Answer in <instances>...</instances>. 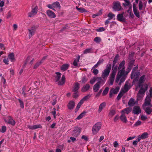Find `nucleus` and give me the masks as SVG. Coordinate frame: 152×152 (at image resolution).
I'll return each mask as SVG.
<instances>
[{
  "instance_id": "obj_1",
  "label": "nucleus",
  "mask_w": 152,
  "mask_h": 152,
  "mask_svg": "<svg viewBox=\"0 0 152 152\" xmlns=\"http://www.w3.org/2000/svg\"><path fill=\"white\" fill-rule=\"evenodd\" d=\"M125 64V62L124 61H122L119 64L118 69L119 71L118 72L117 77L115 80V82L118 83L120 78L126 72L125 71L124 65Z\"/></svg>"
},
{
  "instance_id": "obj_2",
  "label": "nucleus",
  "mask_w": 152,
  "mask_h": 152,
  "mask_svg": "<svg viewBox=\"0 0 152 152\" xmlns=\"http://www.w3.org/2000/svg\"><path fill=\"white\" fill-rule=\"evenodd\" d=\"M38 28V25H34L31 26L28 29V36L29 39L34 35Z\"/></svg>"
},
{
  "instance_id": "obj_3",
  "label": "nucleus",
  "mask_w": 152,
  "mask_h": 152,
  "mask_svg": "<svg viewBox=\"0 0 152 152\" xmlns=\"http://www.w3.org/2000/svg\"><path fill=\"white\" fill-rule=\"evenodd\" d=\"M111 68V65L108 64L107 65L106 69L104 70L102 73V78H107L109 75Z\"/></svg>"
},
{
  "instance_id": "obj_4",
  "label": "nucleus",
  "mask_w": 152,
  "mask_h": 152,
  "mask_svg": "<svg viewBox=\"0 0 152 152\" xmlns=\"http://www.w3.org/2000/svg\"><path fill=\"white\" fill-rule=\"evenodd\" d=\"M140 75V72L139 71L132 72L131 75V78L134 79L133 81V83H134L138 80Z\"/></svg>"
},
{
  "instance_id": "obj_5",
  "label": "nucleus",
  "mask_w": 152,
  "mask_h": 152,
  "mask_svg": "<svg viewBox=\"0 0 152 152\" xmlns=\"http://www.w3.org/2000/svg\"><path fill=\"white\" fill-rule=\"evenodd\" d=\"M104 83V80L102 79H100L99 81L94 86L93 88V90L95 92H97L100 87V86L103 85Z\"/></svg>"
},
{
  "instance_id": "obj_6",
  "label": "nucleus",
  "mask_w": 152,
  "mask_h": 152,
  "mask_svg": "<svg viewBox=\"0 0 152 152\" xmlns=\"http://www.w3.org/2000/svg\"><path fill=\"white\" fill-rule=\"evenodd\" d=\"M120 3L118 1H114L113 3V9L114 11H120L121 9Z\"/></svg>"
},
{
  "instance_id": "obj_7",
  "label": "nucleus",
  "mask_w": 152,
  "mask_h": 152,
  "mask_svg": "<svg viewBox=\"0 0 152 152\" xmlns=\"http://www.w3.org/2000/svg\"><path fill=\"white\" fill-rule=\"evenodd\" d=\"M101 124L100 123H98L96 124L93 127L92 133L93 134H96L100 129Z\"/></svg>"
},
{
  "instance_id": "obj_8",
  "label": "nucleus",
  "mask_w": 152,
  "mask_h": 152,
  "mask_svg": "<svg viewBox=\"0 0 152 152\" xmlns=\"http://www.w3.org/2000/svg\"><path fill=\"white\" fill-rule=\"evenodd\" d=\"M4 120L7 124H11L13 126H15L16 123L15 121L10 116H7L6 118L4 119Z\"/></svg>"
},
{
  "instance_id": "obj_9",
  "label": "nucleus",
  "mask_w": 152,
  "mask_h": 152,
  "mask_svg": "<svg viewBox=\"0 0 152 152\" xmlns=\"http://www.w3.org/2000/svg\"><path fill=\"white\" fill-rule=\"evenodd\" d=\"M37 6L34 7H32V10L28 13V17H34L37 13L38 11Z\"/></svg>"
},
{
  "instance_id": "obj_10",
  "label": "nucleus",
  "mask_w": 152,
  "mask_h": 152,
  "mask_svg": "<svg viewBox=\"0 0 152 152\" xmlns=\"http://www.w3.org/2000/svg\"><path fill=\"white\" fill-rule=\"evenodd\" d=\"M120 87L119 86H117L115 88H112L110 91L109 97H111L113 96V94H117L119 91Z\"/></svg>"
},
{
  "instance_id": "obj_11",
  "label": "nucleus",
  "mask_w": 152,
  "mask_h": 152,
  "mask_svg": "<svg viewBox=\"0 0 152 152\" xmlns=\"http://www.w3.org/2000/svg\"><path fill=\"white\" fill-rule=\"evenodd\" d=\"M146 80V76L145 75H143L141 76L139 80L138 83V86L139 87H140L142 86V83H144Z\"/></svg>"
},
{
  "instance_id": "obj_12",
  "label": "nucleus",
  "mask_w": 152,
  "mask_h": 152,
  "mask_svg": "<svg viewBox=\"0 0 152 152\" xmlns=\"http://www.w3.org/2000/svg\"><path fill=\"white\" fill-rule=\"evenodd\" d=\"M81 131L80 129L78 127H76L72 132V135L73 136L77 137L80 134Z\"/></svg>"
},
{
  "instance_id": "obj_13",
  "label": "nucleus",
  "mask_w": 152,
  "mask_h": 152,
  "mask_svg": "<svg viewBox=\"0 0 152 152\" xmlns=\"http://www.w3.org/2000/svg\"><path fill=\"white\" fill-rule=\"evenodd\" d=\"M131 87V84L128 82H126L124 85L123 89L122 91L124 92V93H126L129 90Z\"/></svg>"
},
{
  "instance_id": "obj_14",
  "label": "nucleus",
  "mask_w": 152,
  "mask_h": 152,
  "mask_svg": "<svg viewBox=\"0 0 152 152\" xmlns=\"http://www.w3.org/2000/svg\"><path fill=\"white\" fill-rule=\"evenodd\" d=\"M124 13L118 14L117 18V20L120 22H123L126 21V18L123 16Z\"/></svg>"
},
{
  "instance_id": "obj_15",
  "label": "nucleus",
  "mask_w": 152,
  "mask_h": 152,
  "mask_svg": "<svg viewBox=\"0 0 152 152\" xmlns=\"http://www.w3.org/2000/svg\"><path fill=\"white\" fill-rule=\"evenodd\" d=\"M75 105V103L74 101L71 100L67 104L68 109L70 110H73Z\"/></svg>"
},
{
  "instance_id": "obj_16",
  "label": "nucleus",
  "mask_w": 152,
  "mask_h": 152,
  "mask_svg": "<svg viewBox=\"0 0 152 152\" xmlns=\"http://www.w3.org/2000/svg\"><path fill=\"white\" fill-rule=\"evenodd\" d=\"M140 87H141L139 91L138 94L143 95L144 94L145 91L147 89L148 86L146 84L144 86V87L142 86Z\"/></svg>"
},
{
  "instance_id": "obj_17",
  "label": "nucleus",
  "mask_w": 152,
  "mask_h": 152,
  "mask_svg": "<svg viewBox=\"0 0 152 152\" xmlns=\"http://www.w3.org/2000/svg\"><path fill=\"white\" fill-rule=\"evenodd\" d=\"M140 107L138 106H134L133 109V112L135 114H138L141 113Z\"/></svg>"
},
{
  "instance_id": "obj_18",
  "label": "nucleus",
  "mask_w": 152,
  "mask_h": 152,
  "mask_svg": "<svg viewBox=\"0 0 152 152\" xmlns=\"http://www.w3.org/2000/svg\"><path fill=\"white\" fill-rule=\"evenodd\" d=\"M46 13L48 16L50 18H53L56 17L54 13L50 10H47Z\"/></svg>"
},
{
  "instance_id": "obj_19",
  "label": "nucleus",
  "mask_w": 152,
  "mask_h": 152,
  "mask_svg": "<svg viewBox=\"0 0 152 152\" xmlns=\"http://www.w3.org/2000/svg\"><path fill=\"white\" fill-rule=\"evenodd\" d=\"M151 98L148 97V96H147L144 104L143 105V107L145 106H148L151 104Z\"/></svg>"
},
{
  "instance_id": "obj_20",
  "label": "nucleus",
  "mask_w": 152,
  "mask_h": 152,
  "mask_svg": "<svg viewBox=\"0 0 152 152\" xmlns=\"http://www.w3.org/2000/svg\"><path fill=\"white\" fill-rule=\"evenodd\" d=\"M90 86L88 84H86L84 85L82 88L81 91L82 92H86L88 91L90 88Z\"/></svg>"
},
{
  "instance_id": "obj_21",
  "label": "nucleus",
  "mask_w": 152,
  "mask_h": 152,
  "mask_svg": "<svg viewBox=\"0 0 152 152\" xmlns=\"http://www.w3.org/2000/svg\"><path fill=\"white\" fill-rule=\"evenodd\" d=\"M133 10L135 16L138 18H140V13L138 11L137 9L136 8L135 5L134 4L133 5Z\"/></svg>"
},
{
  "instance_id": "obj_22",
  "label": "nucleus",
  "mask_w": 152,
  "mask_h": 152,
  "mask_svg": "<svg viewBox=\"0 0 152 152\" xmlns=\"http://www.w3.org/2000/svg\"><path fill=\"white\" fill-rule=\"evenodd\" d=\"M121 114L120 118L121 121L123 122L126 123L127 122V119L126 116L125 115L124 113H121Z\"/></svg>"
},
{
  "instance_id": "obj_23",
  "label": "nucleus",
  "mask_w": 152,
  "mask_h": 152,
  "mask_svg": "<svg viewBox=\"0 0 152 152\" xmlns=\"http://www.w3.org/2000/svg\"><path fill=\"white\" fill-rule=\"evenodd\" d=\"M80 88V84L78 83H75L74 86L72 90L73 92H78Z\"/></svg>"
},
{
  "instance_id": "obj_24",
  "label": "nucleus",
  "mask_w": 152,
  "mask_h": 152,
  "mask_svg": "<svg viewBox=\"0 0 152 152\" xmlns=\"http://www.w3.org/2000/svg\"><path fill=\"white\" fill-rule=\"evenodd\" d=\"M129 73V72L126 71V72L122 76H121V78L120 80V82L119 83V85H120L121 83H123L124 81L126 79V75Z\"/></svg>"
},
{
  "instance_id": "obj_25",
  "label": "nucleus",
  "mask_w": 152,
  "mask_h": 152,
  "mask_svg": "<svg viewBox=\"0 0 152 152\" xmlns=\"http://www.w3.org/2000/svg\"><path fill=\"white\" fill-rule=\"evenodd\" d=\"M131 109L129 107L126 108L122 110L121 111V113H124L125 114H128L131 111Z\"/></svg>"
},
{
  "instance_id": "obj_26",
  "label": "nucleus",
  "mask_w": 152,
  "mask_h": 152,
  "mask_svg": "<svg viewBox=\"0 0 152 152\" xmlns=\"http://www.w3.org/2000/svg\"><path fill=\"white\" fill-rule=\"evenodd\" d=\"M144 110L148 115H150L152 112V109L150 107H147L144 108Z\"/></svg>"
},
{
  "instance_id": "obj_27",
  "label": "nucleus",
  "mask_w": 152,
  "mask_h": 152,
  "mask_svg": "<svg viewBox=\"0 0 152 152\" xmlns=\"http://www.w3.org/2000/svg\"><path fill=\"white\" fill-rule=\"evenodd\" d=\"M65 77L64 75L62 76L61 80L58 82V85H62L65 83Z\"/></svg>"
},
{
  "instance_id": "obj_28",
  "label": "nucleus",
  "mask_w": 152,
  "mask_h": 152,
  "mask_svg": "<svg viewBox=\"0 0 152 152\" xmlns=\"http://www.w3.org/2000/svg\"><path fill=\"white\" fill-rule=\"evenodd\" d=\"M69 67V65L66 64H63L61 67V69L62 70L65 71L67 70Z\"/></svg>"
},
{
  "instance_id": "obj_29",
  "label": "nucleus",
  "mask_w": 152,
  "mask_h": 152,
  "mask_svg": "<svg viewBox=\"0 0 152 152\" xmlns=\"http://www.w3.org/2000/svg\"><path fill=\"white\" fill-rule=\"evenodd\" d=\"M105 105L106 103L105 102H103L100 104L98 111V112L99 113H100L103 108L105 107Z\"/></svg>"
},
{
  "instance_id": "obj_30",
  "label": "nucleus",
  "mask_w": 152,
  "mask_h": 152,
  "mask_svg": "<svg viewBox=\"0 0 152 152\" xmlns=\"http://www.w3.org/2000/svg\"><path fill=\"white\" fill-rule=\"evenodd\" d=\"M128 104L130 106H134L135 104L134 99L133 98H131L129 99Z\"/></svg>"
},
{
  "instance_id": "obj_31",
  "label": "nucleus",
  "mask_w": 152,
  "mask_h": 152,
  "mask_svg": "<svg viewBox=\"0 0 152 152\" xmlns=\"http://www.w3.org/2000/svg\"><path fill=\"white\" fill-rule=\"evenodd\" d=\"M80 58V56H79L77 57L76 59H75L73 63V65L75 66H77L78 65L77 63L79 62V60Z\"/></svg>"
},
{
  "instance_id": "obj_32",
  "label": "nucleus",
  "mask_w": 152,
  "mask_h": 152,
  "mask_svg": "<svg viewBox=\"0 0 152 152\" xmlns=\"http://www.w3.org/2000/svg\"><path fill=\"white\" fill-rule=\"evenodd\" d=\"M56 73L57 75L55 76V80L56 82H57L60 78L61 76V74L60 72H56Z\"/></svg>"
},
{
  "instance_id": "obj_33",
  "label": "nucleus",
  "mask_w": 152,
  "mask_h": 152,
  "mask_svg": "<svg viewBox=\"0 0 152 152\" xmlns=\"http://www.w3.org/2000/svg\"><path fill=\"white\" fill-rule=\"evenodd\" d=\"M52 6L54 8H58L60 9V5L59 3L58 2H56L52 4Z\"/></svg>"
},
{
  "instance_id": "obj_34",
  "label": "nucleus",
  "mask_w": 152,
  "mask_h": 152,
  "mask_svg": "<svg viewBox=\"0 0 152 152\" xmlns=\"http://www.w3.org/2000/svg\"><path fill=\"white\" fill-rule=\"evenodd\" d=\"M9 59L11 61H13L15 60L14 54L13 53H10L8 55Z\"/></svg>"
},
{
  "instance_id": "obj_35",
  "label": "nucleus",
  "mask_w": 152,
  "mask_h": 152,
  "mask_svg": "<svg viewBox=\"0 0 152 152\" xmlns=\"http://www.w3.org/2000/svg\"><path fill=\"white\" fill-rule=\"evenodd\" d=\"M102 61H99L92 68L91 70H93V69H95L97 68L102 63Z\"/></svg>"
},
{
  "instance_id": "obj_36",
  "label": "nucleus",
  "mask_w": 152,
  "mask_h": 152,
  "mask_svg": "<svg viewBox=\"0 0 152 152\" xmlns=\"http://www.w3.org/2000/svg\"><path fill=\"white\" fill-rule=\"evenodd\" d=\"M134 61H131L130 62L128 67V69H129V70L128 72H129L130 71L132 67L134 64Z\"/></svg>"
},
{
  "instance_id": "obj_37",
  "label": "nucleus",
  "mask_w": 152,
  "mask_h": 152,
  "mask_svg": "<svg viewBox=\"0 0 152 152\" xmlns=\"http://www.w3.org/2000/svg\"><path fill=\"white\" fill-rule=\"evenodd\" d=\"M93 49L91 48H88L85 49L83 51V53L84 54H87L89 53H91L92 52Z\"/></svg>"
},
{
  "instance_id": "obj_38",
  "label": "nucleus",
  "mask_w": 152,
  "mask_h": 152,
  "mask_svg": "<svg viewBox=\"0 0 152 152\" xmlns=\"http://www.w3.org/2000/svg\"><path fill=\"white\" fill-rule=\"evenodd\" d=\"M86 112L84 111L81 113L76 118V119L80 120L84 116H85Z\"/></svg>"
},
{
  "instance_id": "obj_39",
  "label": "nucleus",
  "mask_w": 152,
  "mask_h": 152,
  "mask_svg": "<svg viewBox=\"0 0 152 152\" xmlns=\"http://www.w3.org/2000/svg\"><path fill=\"white\" fill-rule=\"evenodd\" d=\"M91 95L89 94L85 96H84L82 99H81V100L83 102H84L85 101H86L91 97Z\"/></svg>"
},
{
  "instance_id": "obj_40",
  "label": "nucleus",
  "mask_w": 152,
  "mask_h": 152,
  "mask_svg": "<svg viewBox=\"0 0 152 152\" xmlns=\"http://www.w3.org/2000/svg\"><path fill=\"white\" fill-rule=\"evenodd\" d=\"M76 8L80 12L83 13L86 12V10L83 7L79 8L78 7L76 6Z\"/></svg>"
},
{
  "instance_id": "obj_41",
  "label": "nucleus",
  "mask_w": 152,
  "mask_h": 152,
  "mask_svg": "<svg viewBox=\"0 0 152 152\" xmlns=\"http://www.w3.org/2000/svg\"><path fill=\"white\" fill-rule=\"evenodd\" d=\"M42 63V61H38L34 64V68L35 69H37Z\"/></svg>"
},
{
  "instance_id": "obj_42",
  "label": "nucleus",
  "mask_w": 152,
  "mask_h": 152,
  "mask_svg": "<svg viewBox=\"0 0 152 152\" xmlns=\"http://www.w3.org/2000/svg\"><path fill=\"white\" fill-rule=\"evenodd\" d=\"M124 92H123L122 91H121L117 96V99L118 100H120L121 99V97L124 95Z\"/></svg>"
},
{
  "instance_id": "obj_43",
  "label": "nucleus",
  "mask_w": 152,
  "mask_h": 152,
  "mask_svg": "<svg viewBox=\"0 0 152 152\" xmlns=\"http://www.w3.org/2000/svg\"><path fill=\"white\" fill-rule=\"evenodd\" d=\"M142 139H145L148 137V134L147 132H144L141 135H140Z\"/></svg>"
},
{
  "instance_id": "obj_44",
  "label": "nucleus",
  "mask_w": 152,
  "mask_h": 152,
  "mask_svg": "<svg viewBox=\"0 0 152 152\" xmlns=\"http://www.w3.org/2000/svg\"><path fill=\"white\" fill-rule=\"evenodd\" d=\"M115 113V110H111L109 114V116L110 117H113Z\"/></svg>"
},
{
  "instance_id": "obj_45",
  "label": "nucleus",
  "mask_w": 152,
  "mask_h": 152,
  "mask_svg": "<svg viewBox=\"0 0 152 152\" xmlns=\"http://www.w3.org/2000/svg\"><path fill=\"white\" fill-rule=\"evenodd\" d=\"M83 103V102L81 100H80L77 106L75 109L76 111H77L79 110L80 106Z\"/></svg>"
},
{
  "instance_id": "obj_46",
  "label": "nucleus",
  "mask_w": 152,
  "mask_h": 152,
  "mask_svg": "<svg viewBox=\"0 0 152 152\" xmlns=\"http://www.w3.org/2000/svg\"><path fill=\"white\" fill-rule=\"evenodd\" d=\"M107 16L108 17H109V19L111 20L112 19L113 17H115V15L112 13L110 12L108 14Z\"/></svg>"
},
{
  "instance_id": "obj_47",
  "label": "nucleus",
  "mask_w": 152,
  "mask_h": 152,
  "mask_svg": "<svg viewBox=\"0 0 152 152\" xmlns=\"http://www.w3.org/2000/svg\"><path fill=\"white\" fill-rule=\"evenodd\" d=\"M101 38L99 37H96L94 39V41L97 43H99L101 41Z\"/></svg>"
},
{
  "instance_id": "obj_48",
  "label": "nucleus",
  "mask_w": 152,
  "mask_h": 152,
  "mask_svg": "<svg viewBox=\"0 0 152 152\" xmlns=\"http://www.w3.org/2000/svg\"><path fill=\"white\" fill-rule=\"evenodd\" d=\"M25 87H23L22 90V94L24 98H26L27 97V94L25 93Z\"/></svg>"
},
{
  "instance_id": "obj_49",
  "label": "nucleus",
  "mask_w": 152,
  "mask_h": 152,
  "mask_svg": "<svg viewBox=\"0 0 152 152\" xmlns=\"http://www.w3.org/2000/svg\"><path fill=\"white\" fill-rule=\"evenodd\" d=\"M109 91V88L108 87H106L104 90L103 93H102V95L105 96L108 93Z\"/></svg>"
},
{
  "instance_id": "obj_50",
  "label": "nucleus",
  "mask_w": 152,
  "mask_h": 152,
  "mask_svg": "<svg viewBox=\"0 0 152 152\" xmlns=\"http://www.w3.org/2000/svg\"><path fill=\"white\" fill-rule=\"evenodd\" d=\"M105 29L103 27H99L96 29V31L97 32H100L104 31Z\"/></svg>"
},
{
  "instance_id": "obj_51",
  "label": "nucleus",
  "mask_w": 152,
  "mask_h": 152,
  "mask_svg": "<svg viewBox=\"0 0 152 152\" xmlns=\"http://www.w3.org/2000/svg\"><path fill=\"white\" fill-rule=\"evenodd\" d=\"M125 2V3H123V5L125 6H128L130 4V3L129 0H124Z\"/></svg>"
},
{
  "instance_id": "obj_52",
  "label": "nucleus",
  "mask_w": 152,
  "mask_h": 152,
  "mask_svg": "<svg viewBox=\"0 0 152 152\" xmlns=\"http://www.w3.org/2000/svg\"><path fill=\"white\" fill-rule=\"evenodd\" d=\"M18 101L19 102L20 104V107L22 108H24V103L23 102L22 100H21L20 99H18Z\"/></svg>"
},
{
  "instance_id": "obj_53",
  "label": "nucleus",
  "mask_w": 152,
  "mask_h": 152,
  "mask_svg": "<svg viewBox=\"0 0 152 152\" xmlns=\"http://www.w3.org/2000/svg\"><path fill=\"white\" fill-rule=\"evenodd\" d=\"M143 97V95L139 94H138L137 96V99L138 100L141 99Z\"/></svg>"
},
{
  "instance_id": "obj_54",
  "label": "nucleus",
  "mask_w": 152,
  "mask_h": 152,
  "mask_svg": "<svg viewBox=\"0 0 152 152\" xmlns=\"http://www.w3.org/2000/svg\"><path fill=\"white\" fill-rule=\"evenodd\" d=\"M33 130H34L38 128H41L42 126L40 125H36L33 126Z\"/></svg>"
},
{
  "instance_id": "obj_55",
  "label": "nucleus",
  "mask_w": 152,
  "mask_h": 152,
  "mask_svg": "<svg viewBox=\"0 0 152 152\" xmlns=\"http://www.w3.org/2000/svg\"><path fill=\"white\" fill-rule=\"evenodd\" d=\"M149 95H148L147 96H148V97L151 99L152 98V87H151L149 91Z\"/></svg>"
},
{
  "instance_id": "obj_56",
  "label": "nucleus",
  "mask_w": 152,
  "mask_h": 152,
  "mask_svg": "<svg viewBox=\"0 0 152 152\" xmlns=\"http://www.w3.org/2000/svg\"><path fill=\"white\" fill-rule=\"evenodd\" d=\"M74 93L73 94V96L74 98H76L79 96V94L78 92H74Z\"/></svg>"
},
{
  "instance_id": "obj_57",
  "label": "nucleus",
  "mask_w": 152,
  "mask_h": 152,
  "mask_svg": "<svg viewBox=\"0 0 152 152\" xmlns=\"http://www.w3.org/2000/svg\"><path fill=\"white\" fill-rule=\"evenodd\" d=\"M6 130V127L5 126H3L2 127L1 129H0V131L2 133H4L5 132Z\"/></svg>"
},
{
  "instance_id": "obj_58",
  "label": "nucleus",
  "mask_w": 152,
  "mask_h": 152,
  "mask_svg": "<svg viewBox=\"0 0 152 152\" xmlns=\"http://www.w3.org/2000/svg\"><path fill=\"white\" fill-rule=\"evenodd\" d=\"M96 80V78L95 77H94L93 78L90 80V83L91 84H93Z\"/></svg>"
},
{
  "instance_id": "obj_59",
  "label": "nucleus",
  "mask_w": 152,
  "mask_h": 152,
  "mask_svg": "<svg viewBox=\"0 0 152 152\" xmlns=\"http://www.w3.org/2000/svg\"><path fill=\"white\" fill-rule=\"evenodd\" d=\"M143 7V3L142 2L140 1L139 4V9L140 10H141L142 9Z\"/></svg>"
},
{
  "instance_id": "obj_60",
  "label": "nucleus",
  "mask_w": 152,
  "mask_h": 152,
  "mask_svg": "<svg viewBox=\"0 0 152 152\" xmlns=\"http://www.w3.org/2000/svg\"><path fill=\"white\" fill-rule=\"evenodd\" d=\"M88 80L86 77H83L82 79V83H85L87 82Z\"/></svg>"
},
{
  "instance_id": "obj_61",
  "label": "nucleus",
  "mask_w": 152,
  "mask_h": 152,
  "mask_svg": "<svg viewBox=\"0 0 152 152\" xmlns=\"http://www.w3.org/2000/svg\"><path fill=\"white\" fill-rule=\"evenodd\" d=\"M53 110H54L52 112V113L53 115L54 118H56V108H54Z\"/></svg>"
},
{
  "instance_id": "obj_62",
  "label": "nucleus",
  "mask_w": 152,
  "mask_h": 152,
  "mask_svg": "<svg viewBox=\"0 0 152 152\" xmlns=\"http://www.w3.org/2000/svg\"><path fill=\"white\" fill-rule=\"evenodd\" d=\"M141 121L138 120L135 123V124H134V126H139L141 124Z\"/></svg>"
},
{
  "instance_id": "obj_63",
  "label": "nucleus",
  "mask_w": 152,
  "mask_h": 152,
  "mask_svg": "<svg viewBox=\"0 0 152 152\" xmlns=\"http://www.w3.org/2000/svg\"><path fill=\"white\" fill-rule=\"evenodd\" d=\"M102 89H101L99 91V92L97 93L96 94V97H98L101 94V93L102 92Z\"/></svg>"
},
{
  "instance_id": "obj_64",
  "label": "nucleus",
  "mask_w": 152,
  "mask_h": 152,
  "mask_svg": "<svg viewBox=\"0 0 152 152\" xmlns=\"http://www.w3.org/2000/svg\"><path fill=\"white\" fill-rule=\"evenodd\" d=\"M93 70L92 72L95 75H97L99 73V71L97 69H93Z\"/></svg>"
}]
</instances>
